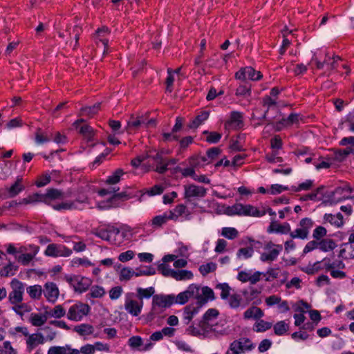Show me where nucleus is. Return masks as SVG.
<instances>
[{
	"mask_svg": "<svg viewBox=\"0 0 354 354\" xmlns=\"http://www.w3.org/2000/svg\"><path fill=\"white\" fill-rule=\"evenodd\" d=\"M262 105L266 108L263 115V118H266L268 117L270 109H274L276 112H278L279 111L277 107V100L275 98H272L271 96H264L262 99Z\"/></svg>",
	"mask_w": 354,
	"mask_h": 354,
	"instance_id": "c85d7f7f",
	"label": "nucleus"
},
{
	"mask_svg": "<svg viewBox=\"0 0 354 354\" xmlns=\"http://www.w3.org/2000/svg\"><path fill=\"white\" fill-rule=\"evenodd\" d=\"M167 212L171 220L175 221H176L178 218L183 215H185L186 218L189 219L188 216L190 215L188 208L184 204H178L173 209Z\"/></svg>",
	"mask_w": 354,
	"mask_h": 354,
	"instance_id": "4be33fe9",
	"label": "nucleus"
},
{
	"mask_svg": "<svg viewBox=\"0 0 354 354\" xmlns=\"http://www.w3.org/2000/svg\"><path fill=\"white\" fill-rule=\"evenodd\" d=\"M266 214L264 207L261 209L250 204L243 205L242 216L261 217Z\"/></svg>",
	"mask_w": 354,
	"mask_h": 354,
	"instance_id": "b1692460",
	"label": "nucleus"
},
{
	"mask_svg": "<svg viewBox=\"0 0 354 354\" xmlns=\"http://www.w3.org/2000/svg\"><path fill=\"white\" fill-rule=\"evenodd\" d=\"M207 160L205 157L193 156L189 159V167L184 169H180V171L183 176H190L194 179L196 175L195 168L198 167L201 162H205Z\"/></svg>",
	"mask_w": 354,
	"mask_h": 354,
	"instance_id": "dca6fc26",
	"label": "nucleus"
},
{
	"mask_svg": "<svg viewBox=\"0 0 354 354\" xmlns=\"http://www.w3.org/2000/svg\"><path fill=\"white\" fill-rule=\"evenodd\" d=\"M327 234L326 229L321 225L316 227L313 232V238L317 241L322 239Z\"/></svg>",
	"mask_w": 354,
	"mask_h": 354,
	"instance_id": "69168bd1",
	"label": "nucleus"
},
{
	"mask_svg": "<svg viewBox=\"0 0 354 354\" xmlns=\"http://www.w3.org/2000/svg\"><path fill=\"white\" fill-rule=\"evenodd\" d=\"M124 174L122 169H118L112 175L107 177L106 183L109 185H115L120 180L121 176Z\"/></svg>",
	"mask_w": 354,
	"mask_h": 354,
	"instance_id": "6e6d98bb",
	"label": "nucleus"
},
{
	"mask_svg": "<svg viewBox=\"0 0 354 354\" xmlns=\"http://www.w3.org/2000/svg\"><path fill=\"white\" fill-rule=\"evenodd\" d=\"M243 206L242 203H235L232 206H229L225 209V213L229 216H242L243 213Z\"/></svg>",
	"mask_w": 354,
	"mask_h": 354,
	"instance_id": "8fccbe9b",
	"label": "nucleus"
},
{
	"mask_svg": "<svg viewBox=\"0 0 354 354\" xmlns=\"http://www.w3.org/2000/svg\"><path fill=\"white\" fill-rule=\"evenodd\" d=\"M133 276L136 277L135 270L131 268L124 267L120 271L119 279L120 281H127L130 280Z\"/></svg>",
	"mask_w": 354,
	"mask_h": 354,
	"instance_id": "79ce46f5",
	"label": "nucleus"
},
{
	"mask_svg": "<svg viewBox=\"0 0 354 354\" xmlns=\"http://www.w3.org/2000/svg\"><path fill=\"white\" fill-rule=\"evenodd\" d=\"M109 33L110 32L109 28L103 26L96 30L93 37L97 44L98 41H100L104 46V48H107L109 40L106 37L109 35Z\"/></svg>",
	"mask_w": 354,
	"mask_h": 354,
	"instance_id": "bb28decb",
	"label": "nucleus"
},
{
	"mask_svg": "<svg viewBox=\"0 0 354 354\" xmlns=\"http://www.w3.org/2000/svg\"><path fill=\"white\" fill-rule=\"evenodd\" d=\"M18 267L13 263H9L7 266L2 268L0 271V274L2 277L12 276L15 274Z\"/></svg>",
	"mask_w": 354,
	"mask_h": 354,
	"instance_id": "bf43d9fd",
	"label": "nucleus"
},
{
	"mask_svg": "<svg viewBox=\"0 0 354 354\" xmlns=\"http://www.w3.org/2000/svg\"><path fill=\"white\" fill-rule=\"evenodd\" d=\"M53 209L57 211L61 210H71V209H77L78 206L76 205L75 203H73V201H66L62 202L56 205H50Z\"/></svg>",
	"mask_w": 354,
	"mask_h": 354,
	"instance_id": "c03bdc74",
	"label": "nucleus"
},
{
	"mask_svg": "<svg viewBox=\"0 0 354 354\" xmlns=\"http://www.w3.org/2000/svg\"><path fill=\"white\" fill-rule=\"evenodd\" d=\"M106 292L103 287L100 286H93L91 287L88 295L92 298H101L105 295Z\"/></svg>",
	"mask_w": 354,
	"mask_h": 354,
	"instance_id": "052dcab7",
	"label": "nucleus"
},
{
	"mask_svg": "<svg viewBox=\"0 0 354 354\" xmlns=\"http://www.w3.org/2000/svg\"><path fill=\"white\" fill-rule=\"evenodd\" d=\"M209 113L207 111H201L188 124L189 129H196L202 124L209 118Z\"/></svg>",
	"mask_w": 354,
	"mask_h": 354,
	"instance_id": "7c9ffc66",
	"label": "nucleus"
},
{
	"mask_svg": "<svg viewBox=\"0 0 354 354\" xmlns=\"http://www.w3.org/2000/svg\"><path fill=\"white\" fill-rule=\"evenodd\" d=\"M100 109V103H96L91 106L82 107L80 110V115L91 118L96 115Z\"/></svg>",
	"mask_w": 354,
	"mask_h": 354,
	"instance_id": "72a5a7b5",
	"label": "nucleus"
},
{
	"mask_svg": "<svg viewBox=\"0 0 354 354\" xmlns=\"http://www.w3.org/2000/svg\"><path fill=\"white\" fill-rule=\"evenodd\" d=\"M90 310L91 307L88 304L77 302L69 308L66 316L69 320L79 322L86 316Z\"/></svg>",
	"mask_w": 354,
	"mask_h": 354,
	"instance_id": "6e6552de",
	"label": "nucleus"
},
{
	"mask_svg": "<svg viewBox=\"0 0 354 354\" xmlns=\"http://www.w3.org/2000/svg\"><path fill=\"white\" fill-rule=\"evenodd\" d=\"M45 342V337L41 333H33L28 335L26 339V347L28 352L32 351L37 345L43 344Z\"/></svg>",
	"mask_w": 354,
	"mask_h": 354,
	"instance_id": "412c9836",
	"label": "nucleus"
},
{
	"mask_svg": "<svg viewBox=\"0 0 354 354\" xmlns=\"http://www.w3.org/2000/svg\"><path fill=\"white\" fill-rule=\"evenodd\" d=\"M174 82V70L171 68H167V77L165 80L166 91L171 93L173 91V84Z\"/></svg>",
	"mask_w": 354,
	"mask_h": 354,
	"instance_id": "e2e57ef3",
	"label": "nucleus"
},
{
	"mask_svg": "<svg viewBox=\"0 0 354 354\" xmlns=\"http://www.w3.org/2000/svg\"><path fill=\"white\" fill-rule=\"evenodd\" d=\"M203 135H206L205 141L210 144L218 143L221 139L222 134L216 131H204Z\"/></svg>",
	"mask_w": 354,
	"mask_h": 354,
	"instance_id": "37998d69",
	"label": "nucleus"
},
{
	"mask_svg": "<svg viewBox=\"0 0 354 354\" xmlns=\"http://www.w3.org/2000/svg\"><path fill=\"white\" fill-rule=\"evenodd\" d=\"M174 304H177L176 296L174 295H155L153 296L150 315L152 317H156Z\"/></svg>",
	"mask_w": 354,
	"mask_h": 354,
	"instance_id": "7ed1b4c3",
	"label": "nucleus"
},
{
	"mask_svg": "<svg viewBox=\"0 0 354 354\" xmlns=\"http://www.w3.org/2000/svg\"><path fill=\"white\" fill-rule=\"evenodd\" d=\"M149 158H151L156 165L152 167L151 169H147V171L152 169L158 174H162L168 170V168H166V164H165V158L162 153L158 152L154 156H149Z\"/></svg>",
	"mask_w": 354,
	"mask_h": 354,
	"instance_id": "a211bd4d",
	"label": "nucleus"
},
{
	"mask_svg": "<svg viewBox=\"0 0 354 354\" xmlns=\"http://www.w3.org/2000/svg\"><path fill=\"white\" fill-rule=\"evenodd\" d=\"M299 115L297 113H290L288 118H283L280 120L279 124L284 126L288 127L293 124H296L299 122Z\"/></svg>",
	"mask_w": 354,
	"mask_h": 354,
	"instance_id": "5fc2aeb1",
	"label": "nucleus"
},
{
	"mask_svg": "<svg viewBox=\"0 0 354 354\" xmlns=\"http://www.w3.org/2000/svg\"><path fill=\"white\" fill-rule=\"evenodd\" d=\"M319 242V249L324 252L333 250L336 248V243L333 239H322Z\"/></svg>",
	"mask_w": 354,
	"mask_h": 354,
	"instance_id": "f704fd0d",
	"label": "nucleus"
},
{
	"mask_svg": "<svg viewBox=\"0 0 354 354\" xmlns=\"http://www.w3.org/2000/svg\"><path fill=\"white\" fill-rule=\"evenodd\" d=\"M137 297L139 301H143L144 299H149L153 295L155 289L153 287H149L147 288H138L136 289Z\"/></svg>",
	"mask_w": 354,
	"mask_h": 354,
	"instance_id": "e433bc0d",
	"label": "nucleus"
},
{
	"mask_svg": "<svg viewBox=\"0 0 354 354\" xmlns=\"http://www.w3.org/2000/svg\"><path fill=\"white\" fill-rule=\"evenodd\" d=\"M264 315L262 310L257 306H252L246 310L243 313V317L245 319H258Z\"/></svg>",
	"mask_w": 354,
	"mask_h": 354,
	"instance_id": "2f4dec72",
	"label": "nucleus"
},
{
	"mask_svg": "<svg viewBox=\"0 0 354 354\" xmlns=\"http://www.w3.org/2000/svg\"><path fill=\"white\" fill-rule=\"evenodd\" d=\"M27 293L32 299H39L42 294V288L40 285L30 286L26 288Z\"/></svg>",
	"mask_w": 354,
	"mask_h": 354,
	"instance_id": "a19ab883",
	"label": "nucleus"
},
{
	"mask_svg": "<svg viewBox=\"0 0 354 354\" xmlns=\"http://www.w3.org/2000/svg\"><path fill=\"white\" fill-rule=\"evenodd\" d=\"M25 189V186L23 184V178L21 176H18L10 188L8 189L10 197H15L21 192Z\"/></svg>",
	"mask_w": 354,
	"mask_h": 354,
	"instance_id": "cd10ccee",
	"label": "nucleus"
},
{
	"mask_svg": "<svg viewBox=\"0 0 354 354\" xmlns=\"http://www.w3.org/2000/svg\"><path fill=\"white\" fill-rule=\"evenodd\" d=\"M64 198V193L61 190L55 188H50L46 190L45 194L35 193L22 198L19 205H33L37 203H43L50 205L53 201Z\"/></svg>",
	"mask_w": 354,
	"mask_h": 354,
	"instance_id": "f03ea898",
	"label": "nucleus"
},
{
	"mask_svg": "<svg viewBox=\"0 0 354 354\" xmlns=\"http://www.w3.org/2000/svg\"><path fill=\"white\" fill-rule=\"evenodd\" d=\"M64 279L73 288L75 292L80 293L86 292L92 283L91 279L80 275L66 274Z\"/></svg>",
	"mask_w": 354,
	"mask_h": 354,
	"instance_id": "423d86ee",
	"label": "nucleus"
},
{
	"mask_svg": "<svg viewBox=\"0 0 354 354\" xmlns=\"http://www.w3.org/2000/svg\"><path fill=\"white\" fill-rule=\"evenodd\" d=\"M353 191L352 188H351L348 186L344 187H337L332 192V194L329 196L327 203L330 205H335L338 203H340L341 201L346 200V199H351L354 201V195L349 196H345L343 195L344 192L347 193H351Z\"/></svg>",
	"mask_w": 354,
	"mask_h": 354,
	"instance_id": "ddd939ff",
	"label": "nucleus"
},
{
	"mask_svg": "<svg viewBox=\"0 0 354 354\" xmlns=\"http://www.w3.org/2000/svg\"><path fill=\"white\" fill-rule=\"evenodd\" d=\"M221 234L227 239L234 240L238 237L239 231L234 227H225L221 229Z\"/></svg>",
	"mask_w": 354,
	"mask_h": 354,
	"instance_id": "49530a36",
	"label": "nucleus"
},
{
	"mask_svg": "<svg viewBox=\"0 0 354 354\" xmlns=\"http://www.w3.org/2000/svg\"><path fill=\"white\" fill-rule=\"evenodd\" d=\"M255 348V344L248 337H240L230 343L225 354H245Z\"/></svg>",
	"mask_w": 354,
	"mask_h": 354,
	"instance_id": "39448f33",
	"label": "nucleus"
},
{
	"mask_svg": "<svg viewBox=\"0 0 354 354\" xmlns=\"http://www.w3.org/2000/svg\"><path fill=\"white\" fill-rule=\"evenodd\" d=\"M84 122V119H79L75 121L73 125L76 129H79V133L87 142H91L93 140V138L95 136V131L91 126L88 124H84L80 127V124Z\"/></svg>",
	"mask_w": 354,
	"mask_h": 354,
	"instance_id": "f3484780",
	"label": "nucleus"
},
{
	"mask_svg": "<svg viewBox=\"0 0 354 354\" xmlns=\"http://www.w3.org/2000/svg\"><path fill=\"white\" fill-rule=\"evenodd\" d=\"M12 309L17 314L22 316L24 313L31 310V308L26 303L12 304Z\"/></svg>",
	"mask_w": 354,
	"mask_h": 354,
	"instance_id": "3c124183",
	"label": "nucleus"
},
{
	"mask_svg": "<svg viewBox=\"0 0 354 354\" xmlns=\"http://www.w3.org/2000/svg\"><path fill=\"white\" fill-rule=\"evenodd\" d=\"M169 220H171V218L168 212H165L161 215H158L153 217L151 220V225L154 227H160L163 225L166 224Z\"/></svg>",
	"mask_w": 354,
	"mask_h": 354,
	"instance_id": "c9c22d12",
	"label": "nucleus"
},
{
	"mask_svg": "<svg viewBox=\"0 0 354 354\" xmlns=\"http://www.w3.org/2000/svg\"><path fill=\"white\" fill-rule=\"evenodd\" d=\"M314 224V221L310 218L306 217L301 218L298 224L297 228L290 233V237L292 239H300L302 240L307 239Z\"/></svg>",
	"mask_w": 354,
	"mask_h": 354,
	"instance_id": "0eeeda50",
	"label": "nucleus"
},
{
	"mask_svg": "<svg viewBox=\"0 0 354 354\" xmlns=\"http://www.w3.org/2000/svg\"><path fill=\"white\" fill-rule=\"evenodd\" d=\"M158 270L165 277H173L174 270L170 268L169 266L166 263H160L158 266Z\"/></svg>",
	"mask_w": 354,
	"mask_h": 354,
	"instance_id": "338daca9",
	"label": "nucleus"
},
{
	"mask_svg": "<svg viewBox=\"0 0 354 354\" xmlns=\"http://www.w3.org/2000/svg\"><path fill=\"white\" fill-rule=\"evenodd\" d=\"M235 95L237 97H247L251 95L250 86L247 84H240L236 90Z\"/></svg>",
	"mask_w": 354,
	"mask_h": 354,
	"instance_id": "13d9d810",
	"label": "nucleus"
},
{
	"mask_svg": "<svg viewBox=\"0 0 354 354\" xmlns=\"http://www.w3.org/2000/svg\"><path fill=\"white\" fill-rule=\"evenodd\" d=\"M268 232L269 233L277 232L284 234H289L290 235L292 232L290 225L288 223L278 224L274 222L270 223L268 228Z\"/></svg>",
	"mask_w": 354,
	"mask_h": 354,
	"instance_id": "a878e982",
	"label": "nucleus"
},
{
	"mask_svg": "<svg viewBox=\"0 0 354 354\" xmlns=\"http://www.w3.org/2000/svg\"><path fill=\"white\" fill-rule=\"evenodd\" d=\"M340 60L338 56L330 57L327 55L325 57L326 71L330 72L338 67V62Z\"/></svg>",
	"mask_w": 354,
	"mask_h": 354,
	"instance_id": "ea45409f",
	"label": "nucleus"
},
{
	"mask_svg": "<svg viewBox=\"0 0 354 354\" xmlns=\"http://www.w3.org/2000/svg\"><path fill=\"white\" fill-rule=\"evenodd\" d=\"M216 289H219L221 290V298L223 300H227L230 294L231 288L227 283H219L216 286Z\"/></svg>",
	"mask_w": 354,
	"mask_h": 354,
	"instance_id": "4d7b16f0",
	"label": "nucleus"
},
{
	"mask_svg": "<svg viewBox=\"0 0 354 354\" xmlns=\"http://www.w3.org/2000/svg\"><path fill=\"white\" fill-rule=\"evenodd\" d=\"M72 253V250L70 248L64 245L57 243L49 244L44 251V254L50 257H68Z\"/></svg>",
	"mask_w": 354,
	"mask_h": 354,
	"instance_id": "9b49d317",
	"label": "nucleus"
},
{
	"mask_svg": "<svg viewBox=\"0 0 354 354\" xmlns=\"http://www.w3.org/2000/svg\"><path fill=\"white\" fill-rule=\"evenodd\" d=\"M204 305L191 304L187 306L183 310V320L185 324H189L193 317L197 315Z\"/></svg>",
	"mask_w": 354,
	"mask_h": 354,
	"instance_id": "6ab92c4d",
	"label": "nucleus"
},
{
	"mask_svg": "<svg viewBox=\"0 0 354 354\" xmlns=\"http://www.w3.org/2000/svg\"><path fill=\"white\" fill-rule=\"evenodd\" d=\"M241 294L233 293L227 299L229 306L232 308H243L248 306L253 299L254 297L259 294L257 290L252 288L250 292L248 290H241Z\"/></svg>",
	"mask_w": 354,
	"mask_h": 354,
	"instance_id": "20e7f679",
	"label": "nucleus"
},
{
	"mask_svg": "<svg viewBox=\"0 0 354 354\" xmlns=\"http://www.w3.org/2000/svg\"><path fill=\"white\" fill-rule=\"evenodd\" d=\"M48 317L59 319L66 315V310L62 305H57L50 310H46Z\"/></svg>",
	"mask_w": 354,
	"mask_h": 354,
	"instance_id": "58836bf2",
	"label": "nucleus"
},
{
	"mask_svg": "<svg viewBox=\"0 0 354 354\" xmlns=\"http://www.w3.org/2000/svg\"><path fill=\"white\" fill-rule=\"evenodd\" d=\"M193 273L189 270H174L172 278L177 281L191 279L193 278Z\"/></svg>",
	"mask_w": 354,
	"mask_h": 354,
	"instance_id": "de8ad7c7",
	"label": "nucleus"
},
{
	"mask_svg": "<svg viewBox=\"0 0 354 354\" xmlns=\"http://www.w3.org/2000/svg\"><path fill=\"white\" fill-rule=\"evenodd\" d=\"M74 330L80 335H88L93 333V327L90 324H82L75 326Z\"/></svg>",
	"mask_w": 354,
	"mask_h": 354,
	"instance_id": "09e8293b",
	"label": "nucleus"
},
{
	"mask_svg": "<svg viewBox=\"0 0 354 354\" xmlns=\"http://www.w3.org/2000/svg\"><path fill=\"white\" fill-rule=\"evenodd\" d=\"M184 190V198L188 201L194 197L203 198L207 194L206 188L194 184L185 185Z\"/></svg>",
	"mask_w": 354,
	"mask_h": 354,
	"instance_id": "2eb2a0df",
	"label": "nucleus"
},
{
	"mask_svg": "<svg viewBox=\"0 0 354 354\" xmlns=\"http://www.w3.org/2000/svg\"><path fill=\"white\" fill-rule=\"evenodd\" d=\"M237 80H245L246 79L257 81L261 79L262 74L260 71H255L251 66H246L241 68L235 74Z\"/></svg>",
	"mask_w": 354,
	"mask_h": 354,
	"instance_id": "4468645a",
	"label": "nucleus"
},
{
	"mask_svg": "<svg viewBox=\"0 0 354 354\" xmlns=\"http://www.w3.org/2000/svg\"><path fill=\"white\" fill-rule=\"evenodd\" d=\"M165 190V187L162 185H155L153 187L146 189L145 191V194H147L149 196H153L156 195H160L163 193Z\"/></svg>",
	"mask_w": 354,
	"mask_h": 354,
	"instance_id": "0e129e2a",
	"label": "nucleus"
},
{
	"mask_svg": "<svg viewBox=\"0 0 354 354\" xmlns=\"http://www.w3.org/2000/svg\"><path fill=\"white\" fill-rule=\"evenodd\" d=\"M264 249L268 250V252L261 253L260 260L262 262L271 263L277 260L283 250V246L282 245L275 244L272 241H269L265 245Z\"/></svg>",
	"mask_w": 354,
	"mask_h": 354,
	"instance_id": "9d476101",
	"label": "nucleus"
},
{
	"mask_svg": "<svg viewBox=\"0 0 354 354\" xmlns=\"http://www.w3.org/2000/svg\"><path fill=\"white\" fill-rule=\"evenodd\" d=\"M143 123L144 120H142V117H135L134 115H131L127 122L126 131L128 133L137 131Z\"/></svg>",
	"mask_w": 354,
	"mask_h": 354,
	"instance_id": "c756f323",
	"label": "nucleus"
},
{
	"mask_svg": "<svg viewBox=\"0 0 354 354\" xmlns=\"http://www.w3.org/2000/svg\"><path fill=\"white\" fill-rule=\"evenodd\" d=\"M254 249L251 247L241 248L236 252V257L239 259H248L252 257Z\"/></svg>",
	"mask_w": 354,
	"mask_h": 354,
	"instance_id": "603ef678",
	"label": "nucleus"
},
{
	"mask_svg": "<svg viewBox=\"0 0 354 354\" xmlns=\"http://www.w3.org/2000/svg\"><path fill=\"white\" fill-rule=\"evenodd\" d=\"M44 293L48 301L54 302L59 296V290L55 283L47 282L44 286Z\"/></svg>",
	"mask_w": 354,
	"mask_h": 354,
	"instance_id": "393cba45",
	"label": "nucleus"
},
{
	"mask_svg": "<svg viewBox=\"0 0 354 354\" xmlns=\"http://www.w3.org/2000/svg\"><path fill=\"white\" fill-rule=\"evenodd\" d=\"M136 277L151 276L156 274V269L152 266H140L135 270Z\"/></svg>",
	"mask_w": 354,
	"mask_h": 354,
	"instance_id": "a18cd8bd",
	"label": "nucleus"
},
{
	"mask_svg": "<svg viewBox=\"0 0 354 354\" xmlns=\"http://www.w3.org/2000/svg\"><path fill=\"white\" fill-rule=\"evenodd\" d=\"M322 269V263L321 261H317L313 264H308L303 269V271L308 274H314Z\"/></svg>",
	"mask_w": 354,
	"mask_h": 354,
	"instance_id": "864d4df0",
	"label": "nucleus"
},
{
	"mask_svg": "<svg viewBox=\"0 0 354 354\" xmlns=\"http://www.w3.org/2000/svg\"><path fill=\"white\" fill-rule=\"evenodd\" d=\"M242 123L241 113L238 111H232L230 113L229 120L225 122L224 126L226 129H236L240 128Z\"/></svg>",
	"mask_w": 354,
	"mask_h": 354,
	"instance_id": "aec40b11",
	"label": "nucleus"
},
{
	"mask_svg": "<svg viewBox=\"0 0 354 354\" xmlns=\"http://www.w3.org/2000/svg\"><path fill=\"white\" fill-rule=\"evenodd\" d=\"M48 319V315L45 311L44 314L32 313L30 317V322L34 326H41Z\"/></svg>",
	"mask_w": 354,
	"mask_h": 354,
	"instance_id": "473e14b6",
	"label": "nucleus"
},
{
	"mask_svg": "<svg viewBox=\"0 0 354 354\" xmlns=\"http://www.w3.org/2000/svg\"><path fill=\"white\" fill-rule=\"evenodd\" d=\"M326 223L337 228L342 227L344 224L343 216L339 212L336 214H325L323 217V223Z\"/></svg>",
	"mask_w": 354,
	"mask_h": 354,
	"instance_id": "5701e85b",
	"label": "nucleus"
},
{
	"mask_svg": "<svg viewBox=\"0 0 354 354\" xmlns=\"http://www.w3.org/2000/svg\"><path fill=\"white\" fill-rule=\"evenodd\" d=\"M288 330V325L283 321L278 322L274 325V333L277 335H284Z\"/></svg>",
	"mask_w": 354,
	"mask_h": 354,
	"instance_id": "680f3d73",
	"label": "nucleus"
},
{
	"mask_svg": "<svg viewBox=\"0 0 354 354\" xmlns=\"http://www.w3.org/2000/svg\"><path fill=\"white\" fill-rule=\"evenodd\" d=\"M218 315V311L215 308L208 309L203 316V319L200 325L203 327L205 324H208L210 321L216 319Z\"/></svg>",
	"mask_w": 354,
	"mask_h": 354,
	"instance_id": "4c0bfd02",
	"label": "nucleus"
},
{
	"mask_svg": "<svg viewBox=\"0 0 354 354\" xmlns=\"http://www.w3.org/2000/svg\"><path fill=\"white\" fill-rule=\"evenodd\" d=\"M11 291L8 295V301L12 304H18L23 301L25 286L17 279H13L10 282Z\"/></svg>",
	"mask_w": 354,
	"mask_h": 354,
	"instance_id": "1a4fd4ad",
	"label": "nucleus"
},
{
	"mask_svg": "<svg viewBox=\"0 0 354 354\" xmlns=\"http://www.w3.org/2000/svg\"><path fill=\"white\" fill-rule=\"evenodd\" d=\"M177 304H185L189 299H196L194 304L205 305L209 299H214V293L212 288L205 286L201 288L199 286L190 284L185 290L180 292L176 296Z\"/></svg>",
	"mask_w": 354,
	"mask_h": 354,
	"instance_id": "f257e3e1",
	"label": "nucleus"
},
{
	"mask_svg": "<svg viewBox=\"0 0 354 354\" xmlns=\"http://www.w3.org/2000/svg\"><path fill=\"white\" fill-rule=\"evenodd\" d=\"M133 293H128L125 298L124 309L133 317L138 316L143 308V301L136 300L132 298Z\"/></svg>",
	"mask_w": 354,
	"mask_h": 354,
	"instance_id": "f8f14e48",
	"label": "nucleus"
},
{
	"mask_svg": "<svg viewBox=\"0 0 354 354\" xmlns=\"http://www.w3.org/2000/svg\"><path fill=\"white\" fill-rule=\"evenodd\" d=\"M216 264L214 263L211 262L201 266L199 268V271L202 275L205 276L207 274L214 272L216 270Z\"/></svg>",
	"mask_w": 354,
	"mask_h": 354,
	"instance_id": "774afa93",
	"label": "nucleus"
}]
</instances>
